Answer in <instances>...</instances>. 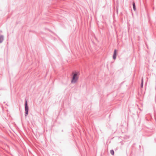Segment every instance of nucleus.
I'll use <instances>...</instances> for the list:
<instances>
[{"instance_id":"nucleus-3","label":"nucleus","mask_w":156,"mask_h":156,"mask_svg":"<svg viewBox=\"0 0 156 156\" xmlns=\"http://www.w3.org/2000/svg\"><path fill=\"white\" fill-rule=\"evenodd\" d=\"M116 55H117V51L115 49L114 50L113 55V58L114 59H115L116 57Z\"/></svg>"},{"instance_id":"nucleus-4","label":"nucleus","mask_w":156,"mask_h":156,"mask_svg":"<svg viewBox=\"0 0 156 156\" xmlns=\"http://www.w3.org/2000/svg\"><path fill=\"white\" fill-rule=\"evenodd\" d=\"M3 40V37L2 36H0V43L2 42Z\"/></svg>"},{"instance_id":"nucleus-5","label":"nucleus","mask_w":156,"mask_h":156,"mask_svg":"<svg viewBox=\"0 0 156 156\" xmlns=\"http://www.w3.org/2000/svg\"><path fill=\"white\" fill-rule=\"evenodd\" d=\"M133 9L135 11L136 10V7H135V3L134 2H133Z\"/></svg>"},{"instance_id":"nucleus-7","label":"nucleus","mask_w":156,"mask_h":156,"mask_svg":"<svg viewBox=\"0 0 156 156\" xmlns=\"http://www.w3.org/2000/svg\"><path fill=\"white\" fill-rule=\"evenodd\" d=\"M143 85V78L142 79V82L141 84V87H142Z\"/></svg>"},{"instance_id":"nucleus-6","label":"nucleus","mask_w":156,"mask_h":156,"mask_svg":"<svg viewBox=\"0 0 156 156\" xmlns=\"http://www.w3.org/2000/svg\"><path fill=\"white\" fill-rule=\"evenodd\" d=\"M110 153L112 155H113L114 154V151L113 150H110Z\"/></svg>"},{"instance_id":"nucleus-1","label":"nucleus","mask_w":156,"mask_h":156,"mask_svg":"<svg viewBox=\"0 0 156 156\" xmlns=\"http://www.w3.org/2000/svg\"><path fill=\"white\" fill-rule=\"evenodd\" d=\"M78 74L77 72H75L73 73V76L71 81L72 83H75L77 80L78 79Z\"/></svg>"},{"instance_id":"nucleus-2","label":"nucleus","mask_w":156,"mask_h":156,"mask_svg":"<svg viewBox=\"0 0 156 156\" xmlns=\"http://www.w3.org/2000/svg\"><path fill=\"white\" fill-rule=\"evenodd\" d=\"M25 110L26 111V114L27 115L28 114V107L27 105V101H26L25 105Z\"/></svg>"}]
</instances>
